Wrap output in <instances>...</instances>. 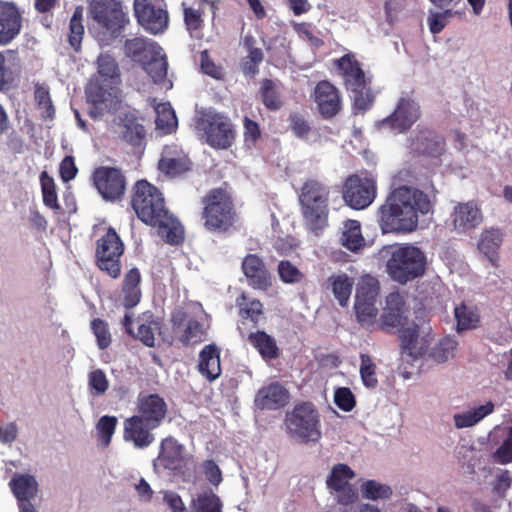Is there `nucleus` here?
Wrapping results in <instances>:
<instances>
[{"label": "nucleus", "instance_id": "f257e3e1", "mask_svg": "<svg viewBox=\"0 0 512 512\" xmlns=\"http://www.w3.org/2000/svg\"><path fill=\"white\" fill-rule=\"evenodd\" d=\"M428 184H431V175L423 166H408L393 176L395 188L378 211L384 233H411L418 227L419 216L433 212L434 203L428 194L412 186L427 188Z\"/></svg>", "mask_w": 512, "mask_h": 512}, {"label": "nucleus", "instance_id": "f03ea898", "mask_svg": "<svg viewBox=\"0 0 512 512\" xmlns=\"http://www.w3.org/2000/svg\"><path fill=\"white\" fill-rule=\"evenodd\" d=\"M131 206L143 223L157 228L166 243L177 245L183 241V229L166 208L163 194L147 180H138L134 184Z\"/></svg>", "mask_w": 512, "mask_h": 512}, {"label": "nucleus", "instance_id": "7ed1b4c3", "mask_svg": "<svg viewBox=\"0 0 512 512\" xmlns=\"http://www.w3.org/2000/svg\"><path fill=\"white\" fill-rule=\"evenodd\" d=\"M203 227L211 233H228L235 228L238 212L228 183L209 189L200 200Z\"/></svg>", "mask_w": 512, "mask_h": 512}, {"label": "nucleus", "instance_id": "20e7f679", "mask_svg": "<svg viewBox=\"0 0 512 512\" xmlns=\"http://www.w3.org/2000/svg\"><path fill=\"white\" fill-rule=\"evenodd\" d=\"M97 75L90 80L86 87V96L93 105L89 113L96 118L104 110H110L117 103V88L119 81L118 67L115 60L107 54H101L97 60Z\"/></svg>", "mask_w": 512, "mask_h": 512}, {"label": "nucleus", "instance_id": "39448f33", "mask_svg": "<svg viewBox=\"0 0 512 512\" xmlns=\"http://www.w3.org/2000/svg\"><path fill=\"white\" fill-rule=\"evenodd\" d=\"M125 53L143 66L154 83L162 85L166 90L172 88V81L166 78V56L156 42L141 37L129 39L125 43Z\"/></svg>", "mask_w": 512, "mask_h": 512}, {"label": "nucleus", "instance_id": "423d86ee", "mask_svg": "<svg viewBox=\"0 0 512 512\" xmlns=\"http://www.w3.org/2000/svg\"><path fill=\"white\" fill-rule=\"evenodd\" d=\"M284 424L290 438L300 443H316L322 437L320 414L311 402H302L285 415Z\"/></svg>", "mask_w": 512, "mask_h": 512}, {"label": "nucleus", "instance_id": "0eeeda50", "mask_svg": "<svg viewBox=\"0 0 512 512\" xmlns=\"http://www.w3.org/2000/svg\"><path fill=\"white\" fill-rule=\"evenodd\" d=\"M386 268L392 280L405 285L425 273L426 256L418 247L398 246L391 251Z\"/></svg>", "mask_w": 512, "mask_h": 512}, {"label": "nucleus", "instance_id": "6e6552de", "mask_svg": "<svg viewBox=\"0 0 512 512\" xmlns=\"http://www.w3.org/2000/svg\"><path fill=\"white\" fill-rule=\"evenodd\" d=\"M328 200L329 190L321 182L314 179L304 182L299 194V202L310 230L317 232L327 225Z\"/></svg>", "mask_w": 512, "mask_h": 512}, {"label": "nucleus", "instance_id": "1a4fd4ad", "mask_svg": "<svg viewBox=\"0 0 512 512\" xmlns=\"http://www.w3.org/2000/svg\"><path fill=\"white\" fill-rule=\"evenodd\" d=\"M124 253V244L114 228L109 227L106 233L96 242L95 258L97 267L113 279L121 275L120 258Z\"/></svg>", "mask_w": 512, "mask_h": 512}, {"label": "nucleus", "instance_id": "9d476101", "mask_svg": "<svg viewBox=\"0 0 512 512\" xmlns=\"http://www.w3.org/2000/svg\"><path fill=\"white\" fill-rule=\"evenodd\" d=\"M197 129L203 133L206 142L217 149H227L235 140L231 122L219 113H204L197 121Z\"/></svg>", "mask_w": 512, "mask_h": 512}, {"label": "nucleus", "instance_id": "9b49d317", "mask_svg": "<svg viewBox=\"0 0 512 512\" xmlns=\"http://www.w3.org/2000/svg\"><path fill=\"white\" fill-rule=\"evenodd\" d=\"M88 15L111 35L117 34L128 21L121 4L116 0H91Z\"/></svg>", "mask_w": 512, "mask_h": 512}, {"label": "nucleus", "instance_id": "f8f14e48", "mask_svg": "<svg viewBox=\"0 0 512 512\" xmlns=\"http://www.w3.org/2000/svg\"><path fill=\"white\" fill-rule=\"evenodd\" d=\"M170 323L174 338L183 346L200 344L206 340L207 329L203 323L183 309L171 313Z\"/></svg>", "mask_w": 512, "mask_h": 512}, {"label": "nucleus", "instance_id": "ddd939ff", "mask_svg": "<svg viewBox=\"0 0 512 512\" xmlns=\"http://www.w3.org/2000/svg\"><path fill=\"white\" fill-rule=\"evenodd\" d=\"M376 181L371 177L350 175L343 185V199L351 208L361 210L367 208L375 199Z\"/></svg>", "mask_w": 512, "mask_h": 512}, {"label": "nucleus", "instance_id": "4468645a", "mask_svg": "<svg viewBox=\"0 0 512 512\" xmlns=\"http://www.w3.org/2000/svg\"><path fill=\"white\" fill-rule=\"evenodd\" d=\"M138 23L148 32L158 34L168 27L169 17L162 0H134Z\"/></svg>", "mask_w": 512, "mask_h": 512}, {"label": "nucleus", "instance_id": "2eb2a0df", "mask_svg": "<svg viewBox=\"0 0 512 512\" xmlns=\"http://www.w3.org/2000/svg\"><path fill=\"white\" fill-rule=\"evenodd\" d=\"M92 181L105 200H119L126 190V178L123 172L115 167L101 166L96 168L92 174Z\"/></svg>", "mask_w": 512, "mask_h": 512}, {"label": "nucleus", "instance_id": "dca6fc26", "mask_svg": "<svg viewBox=\"0 0 512 512\" xmlns=\"http://www.w3.org/2000/svg\"><path fill=\"white\" fill-rule=\"evenodd\" d=\"M354 477V471L347 464L338 463L332 467L326 485L337 493L338 503L349 505L356 500L357 495L349 483Z\"/></svg>", "mask_w": 512, "mask_h": 512}, {"label": "nucleus", "instance_id": "f3484780", "mask_svg": "<svg viewBox=\"0 0 512 512\" xmlns=\"http://www.w3.org/2000/svg\"><path fill=\"white\" fill-rule=\"evenodd\" d=\"M157 462L159 466L172 471L174 475L184 474L188 462L185 447L172 436L164 438L160 444Z\"/></svg>", "mask_w": 512, "mask_h": 512}, {"label": "nucleus", "instance_id": "a211bd4d", "mask_svg": "<svg viewBox=\"0 0 512 512\" xmlns=\"http://www.w3.org/2000/svg\"><path fill=\"white\" fill-rule=\"evenodd\" d=\"M405 300L399 292H392L386 297V306L380 316L377 327L387 333L405 326L407 316L405 315Z\"/></svg>", "mask_w": 512, "mask_h": 512}, {"label": "nucleus", "instance_id": "6ab92c4d", "mask_svg": "<svg viewBox=\"0 0 512 512\" xmlns=\"http://www.w3.org/2000/svg\"><path fill=\"white\" fill-rule=\"evenodd\" d=\"M114 131L133 148V155L140 158L145 147L146 132L144 126L133 116L119 118Z\"/></svg>", "mask_w": 512, "mask_h": 512}, {"label": "nucleus", "instance_id": "aec40b11", "mask_svg": "<svg viewBox=\"0 0 512 512\" xmlns=\"http://www.w3.org/2000/svg\"><path fill=\"white\" fill-rule=\"evenodd\" d=\"M250 287L266 291L272 286V276L263 259L257 254H247L241 264Z\"/></svg>", "mask_w": 512, "mask_h": 512}, {"label": "nucleus", "instance_id": "412c9836", "mask_svg": "<svg viewBox=\"0 0 512 512\" xmlns=\"http://www.w3.org/2000/svg\"><path fill=\"white\" fill-rule=\"evenodd\" d=\"M136 410L138 417L158 428L168 414V405L164 398L158 394L139 395Z\"/></svg>", "mask_w": 512, "mask_h": 512}, {"label": "nucleus", "instance_id": "4be33fe9", "mask_svg": "<svg viewBox=\"0 0 512 512\" xmlns=\"http://www.w3.org/2000/svg\"><path fill=\"white\" fill-rule=\"evenodd\" d=\"M156 427L148 424L147 421L133 415L123 422V439L133 443L135 448L143 449L149 447L155 440L152 430Z\"/></svg>", "mask_w": 512, "mask_h": 512}, {"label": "nucleus", "instance_id": "5701e85b", "mask_svg": "<svg viewBox=\"0 0 512 512\" xmlns=\"http://www.w3.org/2000/svg\"><path fill=\"white\" fill-rule=\"evenodd\" d=\"M313 97L320 114L326 119L334 117L341 110L340 92L328 81H321L316 85Z\"/></svg>", "mask_w": 512, "mask_h": 512}, {"label": "nucleus", "instance_id": "b1692460", "mask_svg": "<svg viewBox=\"0 0 512 512\" xmlns=\"http://www.w3.org/2000/svg\"><path fill=\"white\" fill-rule=\"evenodd\" d=\"M290 401L288 389L280 382H272L261 387L255 395L254 403L261 410H279Z\"/></svg>", "mask_w": 512, "mask_h": 512}, {"label": "nucleus", "instance_id": "393cba45", "mask_svg": "<svg viewBox=\"0 0 512 512\" xmlns=\"http://www.w3.org/2000/svg\"><path fill=\"white\" fill-rule=\"evenodd\" d=\"M419 115L418 104L414 100L402 98L394 113L382 122V127H390L400 133L409 129Z\"/></svg>", "mask_w": 512, "mask_h": 512}, {"label": "nucleus", "instance_id": "a878e982", "mask_svg": "<svg viewBox=\"0 0 512 512\" xmlns=\"http://www.w3.org/2000/svg\"><path fill=\"white\" fill-rule=\"evenodd\" d=\"M22 27L21 15L11 2L0 1V46L10 43Z\"/></svg>", "mask_w": 512, "mask_h": 512}, {"label": "nucleus", "instance_id": "bb28decb", "mask_svg": "<svg viewBox=\"0 0 512 512\" xmlns=\"http://www.w3.org/2000/svg\"><path fill=\"white\" fill-rule=\"evenodd\" d=\"M410 149L413 157L438 158L444 150V141L433 132H421L412 140Z\"/></svg>", "mask_w": 512, "mask_h": 512}, {"label": "nucleus", "instance_id": "cd10ccee", "mask_svg": "<svg viewBox=\"0 0 512 512\" xmlns=\"http://www.w3.org/2000/svg\"><path fill=\"white\" fill-rule=\"evenodd\" d=\"M336 65L347 90L360 87L361 83L370 80L365 76L360 63L352 53H348L339 58L336 61Z\"/></svg>", "mask_w": 512, "mask_h": 512}, {"label": "nucleus", "instance_id": "c85d7f7f", "mask_svg": "<svg viewBox=\"0 0 512 512\" xmlns=\"http://www.w3.org/2000/svg\"><path fill=\"white\" fill-rule=\"evenodd\" d=\"M198 371L209 382L220 377V348L216 344H208L202 348L199 353Z\"/></svg>", "mask_w": 512, "mask_h": 512}, {"label": "nucleus", "instance_id": "c756f323", "mask_svg": "<svg viewBox=\"0 0 512 512\" xmlns=\"http://www.w3.org/2000/svg\"><path fill=\"white\" fill-rule=\"evenodd\" d=\"M482 222V213L472 202L459 203L454 208L453 224L458 232L476 228Z\"/></svg>", "mask_w": 512, "mask_h": 512}, {"label": "nucleus", "instance_id": "7c9ffc66", "mask_svg": "<svg viewBox=\"0 0 512 512\" xmlns=\"http://www.w3.org/2000/svg\"><path fill=\"white\" fill-rule=\"evenodd\" d=\"M141 274L138 268L128 270L122 282V304L126 309L135 307L141 300Z\"/></svg>", "mask_w": 512, "mask_h": 512}, {"label": "nucleus", "instance_id": "2f4dec72", "mask_svg": "<svg viewBox=\"0 0 512 512\" xmlns=\"http://www.w3.org/2000/svg\"><path fill=\"white\" fill-rule=\"evenodd\" d=\"M248 342L257 350L264 360H275L280 356V349L274 337L263 330L251 332Z\"/></svg>", "mask_w": 512, "mask_h": 512}, {"label": "nucleus", "instance_id": "473e14b6", "mask_svg": "<svg viewBox=\"0 0 512 512\" xmlns=\"http://www.w3.org/2000/svg\"><path fill=\"white\" fill-rule=\"evenodd\" d=\"M9 486L18 502L31 501L38 492V483L30 474L15 473Z\"/></svg>", "mask_w": 512, "mask_h": 512}, {"label": "nucleus", "instance_id": "72a5a7b5", "mask_svg": "<svg viewBox=\"0 0 512 512\" xmlns=\"http://www.w3.org/2000/svg\"><path fill=\"white\" fill-rule=\"evenodd\" d=\"M354 281L345 273L332 275L327 279V288L330 289L339 305L346 307L352 294Z\"/></svg>", "mask_w": 512, "mask_h": 512}, {"label": "nucleus", "instance_id": "f704fd0d", "mask_svg": "<svg viewBox=\"0 0 512 512\" xmlns=\"http://www.w3.org/2000/svg\"><path fill=\"white\" fill-rule=\"evenodd\" d=\"M502 233L498 229L485 230L481 234L478 244L480 252H482L492 263L494 267L498 266V250L502 244Z\"/></svg>", "mask_w": 512, "mask_h": 512}, {"label": "nucleus", "instance_id": "c9c22d12", "mask_svg": "<svg viewBox=\"0 0 512 512\" xmlns=\"http://www.w3.org/2000/svg\"><path fill=\"white\" fill-rule=\"evenodd\" d=\"M156 113V130L162 134H170L177 128L178 120L170 103H157L154 105Z\"/></svg>", "mask_w": 512, "mask_h": 512}, {"label": "nucleus", "instance_id": "e433bc0d", "mask_svg": "<svg viewBox=\"0 0 512 512\" xmlns=\"http://www.w3.org/2000/svg\"><path fill=\"white\" fill-rule=\"evenodd\" d=\"M158 181L185 179L193 171L192 162H157Z\"/></svg>", "mask_w": 512, "mask_h": 512}, {"label": "nucleus", "instance_id": "4c0bfd02", "mask_svg": "<svg viewBox=\"0 0 512 512\" xmlns=\"http://www.w3.org/2000/svg\"><path fill=\"white\" fill-rule=\"evenodd\" d=\"M237 306L239 308V316L243 320H250L253 327H257L262 319H264L263 304L258 299H248L243 293L237 298Z\"/></svg>", "mask_w": 512, "mask_h": 512}, {"label": "nucleus", "instance_id": "58836bf2", "mask_svg": "<svg viewBox=\"0 0 512 512\" xmlns=\"http://www.w3.org/2000/svg\"><path fill=\"white\" fill-rule=\"evenodd\" d=\"M454 317L458 332L476 329L480 323V315L477 308L468 306L464 302L455 307Z\"/></svg>", "mask_w": 512, "mask_h": 512}, {"label": "nucleus", "instance_id": "ea45409f", "mask_svg": "<svg viewBox=\"0 0 512 512\" xmlns=\"http://www.w3.org/2000/svg\"><path fill=\"white\" fill-rule=\"evenodd\" d=\"M341 243L352 252H356L364 247L365 239L362 235L359 221L350 219L344 223Z\"/></svg>", "mask_w": 512, "mask_h": 512}, {"label": "nucleus", "instance_id": "a19ab883", "mask_svg": "<svg viewBox=\"0 0 512 512\" xmlns=\"http://www.w3.org/2000/svg\"><path fill=\"white\" fill-rule=\"evenodd\" d=\"M494 410V404L489 401L484 405H481L472 410L458 413L454 415V423L457 428H468L472 427L481 421L484 417L491 414Z\"/></svg>", "mask_w": 512, "mask_h": 512}, {"label": "nucleus", "instance_id": "79ce46f5", "mask_svg": "<svg viewBox=\"0 0 512 512\" xmlns=\"http://www.w3.org/2000/svg\"><path fill=\"white\" fill-rule=\"evenodd\" d=\"M217 0H199L198 8L184 6V20L189 31L199 30L202 27L203 19L202 14L205 6H210L212 13L215 14Z\"/></svg>", "mask_w": 512, "mask_h": 512}, {"label": "nucleus", "instance_id": "37998d69", "mask_svg": "<svg viewBox=\"0 0 512 512\" xmlns=\"http://www.w3.org/2000/svg\"><path fill=\"white\" fill-rule=\"evenodd\" d=\"M356 319L358 323L367 329H373L377 327L376 317L378 315V309L376 302H359L355 301L354 304Z\"/></svg>", "mask_w": 512, "mask_h": 512}, {"label": "nucleus", "instance_id": "c03bdc74", "mask_svg": "<svg viewBox=\"0 0 512 512\" xmlns=\"http://www.w3.org/2000/svg\"><path fill=\"white\" fill-rule=\"evenodd\" d=\"M192 512H222L221 499L212 491H205L197 495L191 503Z\"/></svg>", "mask_w": 512, "mask_h": 512}, {"label": "nucleus", "instance_id": "a18cd8bd", "mask_svg": "<svg viewBox=\"0 0 512 512\" xmlns=\"http://www.w3.org/2000/svg\"><path fill=\"white\" fill-rule=\"evenodd\" d=\"M379 290L378 280L372 276H365L357 285L355 301L376 302Z\"/></svg>", "mask_w": 512, "mask_h": 512}, {"label": "nucleus", "instance_id": "49530a36", "mask_svg": "<svg viewBox=\"0 0 512 512\" xmlns=\"http://www.w3.org/2000/svg\"><path fill=\"white\" fill-rule=\"evenodd\" d=\"M360 377L366 388L374 389L378 385L377 366L371 356L362 353L360 355Z\"/></svg>", "mask_w": 512, "mask_h": 512}, {"label": "nucleus", "instance_id": "de8ad7c7", "mask_svg": "<svg viewBox=\"0 0 512 512\" xmlns=\"http://www.w3.org/2000/svg\"><path fill=\"white\" fill-rule=\"evenodd\" d=\"M83 19V7L78 6L76 7L71 20H70V33H69V42L71 46L78 50L80 47L82 37L84 34V26L82 24Z\"/></svg>", "mask_w": 512, "mask_h": 512}, {"label": "nucleus", "instance_id": "09e8293b", "mask_svg": "<svg viewBox=\"0 0 512 512\" xmlns=\"http://www.w3.org/2000/svg\"><path fill=\"white\" fill-rule=\"evenodd\" d=\"M17 78L10 59L4 52H0V92L11 89L16 84Z\"/></svg>", "mask_w": 512, "mask_h": 512}, {"label": "nucleus", "instance_id": "8fccbe9b", "mask_svg": "<svg viewBox=\"0 0 512 512\" xmlns=\"http://www.w3.org/2000/svg\"><path fill=\"white\" fill-rule=\"evenodd\" d=\"M43 203L51 209H59L58 197L55 183L47 172L43 171L40 175Z\"/></svg>", "mask_w": 512, "mask_h": 512}, {"label": "nucleus", "instance_id": "3c124183", "mask_svg": "<svg viewBox=\"0 0 512 512\" xmlns=\"http://www.w3.org/2000/svg\"><path fill=\"white\" fill-rule=\"evenodd\" d=\"M369 84L370 80L361 83L360 87L348 90L351 92V98L353 99L354 106L357 109L366 110L374 101V94L372 93Z\"/></svg>", "mask_w": 512, "mask_h": 512}, {"label": "nucleus", "instance_id": "603ef678", "mask_svg": "<svg viewBox=\"0 0 512 512\" xmlns=\"http://www.w3.org/2000/svg\"><path fill=\"white\" fill-rule=\"evenodd\" d=\"M362 495L370 500L388 499L392 495V489L386 484L368 480L362 485Z\"/></svg>", "mask_w": 512, "mask_h": 512}, {"label": "nucleus", "instance_id": "864d4df0", "mask_svg": "<svg viewBox=\"0 0 512 512\" xmlns=\"http://www.w3.org/2000/svg\"><path fill=\"white\" fill-rule=\"evenodd\" d=\"M399 338L401 340V348L403 352H407L410 356L414 355L416 343L419 337L418 326L413 324L411 326H403L399 329Z\"/></svg>", "mask_w": 512, "mask_h": 512}, {"label": "nucleus", "instance_id": "5fc2aeb1", "mask_svg": "<svg viewBox=\"0 0 512 512\" xmlns=\"http://www.w3.org/2000/svg\"><path fill=\"white\" fill-rule=\"evenodd\" d=\"M277 270L280 280L286 284L300 283L304 278V274L289 260H281Z\"/></svg>", "mask_w": 512, "mask_h": 512}, {"label": "nucleus", "instance_id": "6e6d98bb", "mask_svg": "<svg viewBox=\"0 0 512 512\" xmlns=\"http://www.w3.org/2000/svg\"><path fill=\"white\" fill-rule=\"evenodd\" d=\"M91 329L96 337L99 349L104 350L111 344L112 338L106 321L95 318L91 321Z\"/></svg>", "mask_w": 512, "mask_h": 512}, {"label": "nucleus", "instance_id": "4d7b16f0", "mask_svg": "<svg viewBox=\"0 0 512 512\" xmlns=\"http://www.w3.org/2000/svg\"><path fill=\"white\" fill-rule=\"evenodd\" d=\"M35 101L37 103L38 109L41 111V115L43 118L52 119L54 117L55 109L52 105L49 91L46 87H36Z\"/></svg>", "mask_w": 512, "mask_h": 512}, {"label": "nucleus", "instance_id": "13d9d810", "mask_svg": "<svg viewBox=\"0 0 512 512\" xmlns=\"http://www.w3.org/2000/svg\"><path fill=\"white\" fill-rule=\"evenodd\" d=\"M157 322L150 316L143 323L138 326L137 333H134L133 338L140 340L147 347L155 346L154 330L157 328Z\"/></svg>", "mask_w": 512, "mask_h": 512}, {"label": "nucleus", "instance_id": "bf43d9fd", "mask_svg": "<svg viewBox=\"0 0 512 512\" xmlns=\"http://www.w3.org/2000/svg\"><path fill=\"white\" fill-rule=\"evenodd\" d=\"M458 342L453 337H444L434 348L433 356L438 362H445L454 357Z\"/></svg>", "mask_w": 512, "mask_h": 512}, {"label": "nucleus", "instance_id": "052dcab7", "mask_svg": "<svg viewBox=\"0 0 512 512\" xmlns=\"http://www.w3.org/2000/svg\"><path fill=\"white\" fill-rule=\"evenodd\" d=\"M117 418L115 416H102L97 423L99 438L104 446H108L117 426Z\"/></svg>", "mask_w": 512, "mask_h": 512}, {"label": "nucleus", "instance_id": "680f3d73", "mask_svg": "<svg viewBox=\"0 0 512 512\" xmlns=\"http://www.w3.org/2000/svg\"><path fill=\"white\" fill-rule=\"evenodd\" d=\"M88 385L93 395H103L109 387L108 379L101 369L93 370L88 376Z\"/></svg>", "mask_w": 512, "mask_h": 512}, {"label": "nucleus", "instance_id": "e2e57ef3", "mask_svg": "<svg viewBox=\"0 0 512 512\" xmlns=\"http://www.w3.org/2000/svg\"><path fill=\"white\" fill-rule=\"evenodd\" d=\"M334 402L345 412H350L356 406L355 396L347 387H341L335 391Z\"/></svg>", "mask_w": 512, "mask_h": 512}, {"label": "nucleus", "instance_id": "0e129e2a", "mask_svg": "<svg viewBox=\"0 0 512 512\" xmlns=\"http://www.w3.org/2000/svg\"><path fill=\"white\" fill-rule=\"evenodd\" d=\"M453 12L451 10H445L444 12L431 13L427 18L429 30L433 34L440 33L448 23V19L452 17Z\"/></svg>", "mask_w": 512, "mask_h": 512}, {"label": "nucleus", "instance_id": "69168bd1", "mask_svg": "<svg viewBox=\"0 0 512 512\" xmlns=\"http://www.w3.org/2000/svg\"><path fill=\"white\" fill-rule=\"evenodd\" d=\"M495 461L500 464L512 462V429L502 444L494 452Z\"/></svg>", "mask_w": 512, "mask_h": 512}, {"label": "nucleus", "instance_id": "338daca9", "mask_svg": "<svg viewBox=\"0 0 512 512\" xmlns=\"http://www.w3.org/2000/svg\"><path fill=\"white\" fill-rule=\"evenodd\" d=\"M512 477L509 470H502L495 478L492 491L499 497H504L511 487Z\"/></svg>", "mask_w": 512, "mask_h": 512}, {"label": "nucleus", "instance_id": "774afa93", "mask_svg": "<svg viewBox=\"0 0 512 512\" xmlns=\"http://www.w3.org/2000/svg\"><path fill=\"white\" fill-rule=\"evenodd\" d=\"M206 479L214 486H218L222 481V473L214 460H206L202 464Z\"/></svg>", "mask_w": 512, "mask_h": 512}]
</instances>
